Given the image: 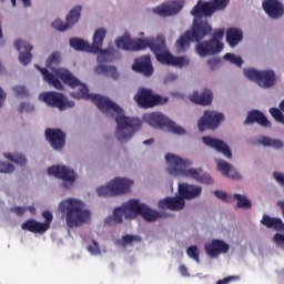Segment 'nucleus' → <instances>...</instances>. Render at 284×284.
Segmentation results:
<instances>
[{"label":"nucleus","instance_id":"a878e982","mask_svg":"<svg viewBox=\"0 0 284 284\" xmlns=\"http://www.w3.org/2000/svg\"><path fill=\"white\" fill-rule=\"evenodd\" d=\"M132 70L138 73H143L146 77L152 75L154 72L152 59L149 55L135 59Z\"/></svg>","mask_w":284,"mask_h":284},{"label":"nucleus","instance_id":"dca6fc26","mask_svg":"<svg viewBox=\"0 0 284 284\" xmlns=\"http://www.w3.org/2000/svg\"><path fill=\"white\" fill-rule=\"evenodd\" d=\"M48 174L53 175L57 179L63 180V187L70 189L75 181V173L68 166H49Z\"/></svg>","mask_w":284,"mask_h":284},{"label":"nucleus","instance_id":"0e129e2a","mask_svg":"<svg viewBox=\"0 0 284 284\" xmlns=\"http://www.w3.org/2000/svg\"><path fill=\"white\" fill-rule=\"evenodd\" d=\"M277 205L281 207L284 217V201L277 202Z\"/></svg>","mask_w":284,"mask_h":284},{"label":"nucleus","instance_id":"bb28decb","mask_svg":"<svg viewBox=\"0 0 284 284\" xmlns=\"http://www.w3.org/2000/svg\"><path fill=\"white\" fill-rule=\"evenodd\" d=\"M185 206V200L181 197L180 195L176 197H165L163 200H160L159 207L161 210H170L174 212H180Z\"/></svg>","mask_w":284,"mask_h":284},{"label":"nucleus","instance_id":"37998d69","mask_svg":"<svg viewBox=\"0 0 284 284\" xmlns=\"http://www.w3.org/2000/svg\"><path fill=\"white\" fill-rule=\"evenodd\" d=\"M224 59H225L226 61L231 62L232 64L237 65V67H240V68H241L242 64H243L242 59H241L240 57H236V55L233 54V53H225Z\"/></svg>","mask_w":284,"mask_h":284},{"label":"nucleus","instance_id":"f8f14e48","mask_svg":"<svg viewBox=\"0 0 284 284\" xmlns=\"http://www.w3.org/2000/svg\"><path fill=\"white\" fill-rule=\"evenodd\" d=\"M134 100L144 109L153 108L155 105H164L168 102V98L153 94V91L148 89H140L138 94L134 95Z\"/></svg>","mask_w":284,"mask_h":284},{"label":"nucleus","instance_id":"5701e85b","mask_svg":"<svg viewBox=\"0 0 284 284\" xmlns=\"http://www.w3.org/2000/svg\"><path fill=\"white\" fill-rule=\"evenodd\" d=\"M183 8V3L179 1H172L169 3H163L155 9H153V13L160 17H173L181 12Z\"/></svg>","mask_w":284,"mask_h":284},{"label":"nucleus","instance_id":"2eb2a0df","mask_svg":"<svg viewBox=\"0 0 284 284\" xmlns=\"http://www.w3.org/2000/svg\"><path fill=\"white\" fill-rule=\"evenodd\" d=\"M150 39H135L131 40L130 36H122L115 40V47L123 49L124 51H140L149 47Z\"/></svg>","mask_w":284,"mask_h":284},{"label":"nucleus","instance_id":"6e6552de","mask_svg":"<svg viewBox=\"0 0 284 284\" xmlns=\"http://www.w3.org/2000/svg\"><path fill=\"white\" fill-rule=\"evenodd\" d=\"M223 37H225V31L223 29H216L211 40L196 44L195 50L199 57L219 54L224 48V44L221 42Z\"/></svg>","mask_w":284,"mask_h":284},{"label":"nucleus","instance_id":"6e6d98bb","mask_svg":"<svg viewBox=\"0 0 284 284\" xmlns=\"http://www.w3.org/2000/svg\"><path fill=\"white\" fill-rule=\"evenodd\" d=\"M273 178L277 181V183L284 187V173L275 172L273 173Z\"/></svg>","mask_w":284,"mask_h":284},{"label":"nucleus","instance_id":"de8ad7c7","mask_svg":"<svg viewBox=\"0 0 284 284\" xmlns=\"http://www.w3.org/2000/svg\"><path fill=\"white\" fill-rule=\"evenodd\" d=\"M16 168L10 163L0 162V173H13Z\"/></svg>","mask_w":284,"mask_h":284},{"label":"nucleus","instance_id":"6ab92c4d","mask_svg":"<svg viewBox=\"0 0 284 284\" xmlns=\"http://www.w3.org/2000/svg\"><path fill=\"white\" fill-rule=\"evenodd\" d=\"M205 253L211 258H217L230 251V245L223 240H212L204 246Z\"/></svg>","mask_w":284,"mask_h":284},{"label":"nucleus","instance_id":"3c124183","mask_svg":"<svg viewBox=\"0 0 284 284\" xmlns=\"http://www.w3.org/2000/svg\"><path fill=\"white\" fill-rule=\"evenodd\" d=\"M273 242L284 250V234L276 233L275 236H273Z\"/></svg>","mask_w":284,"mask_h":284},{"label":"nucleus","instance_id":"a19ab883","mask_svg":"<svg viewBox=\"0 0 284 284\" xmlns=\"http://www.w3.org/2000/svg\"><path fill=\"white\" fill-rule=\"evenodd\" d=\"M186 254L191 260H193L197 264H200L201 260H200V250H199V247H196L195 245L187 247L186 248Z\"/></svg>","mask_w":284,"mask_h":284},{"label":"nucleus","instance_id":"bf43d9fd","mask_svg":"<svg viewBox=\"0 0 284 284\" xmlns=\"http://www.w3.org/2000/svg\"><path fill=\"white\" fill-rule=\"evenodd\" d=\"M179 272L181 274V276H189L187 270L185 267V265H180L179 266Z\"/></svg>","mask_w":284,"mask_h":284},{"label":"nucleus","instance_id":"a18cd8bd","mask_svg":"<svg viewBox=\"0 0 284 284\" xmlns=\"http://www.w3.org/2000/svg\"><path fill=\"white\" fill-rule=\"evenodd\" d=\"M125 216V211L122 206L115 207L113 211V221L118 224L122 223V217Z\"/></svg>","mask_w":284,"mask_h":284},{"label":"nucleus","instance_id":"ddd939ff","mask_svg":"<svg viewBox=\"0 0 284 284\" xmlns=\"http://www.w3.org/2000/svg\"><path fill=\"white\" fill-rule=\"evenodd\" d=\"M40 99L45 102L47 105L57 108L59 109V111H64L74 106V102L68 100V98H65L63 93H58L53 91L45 92L40 94Z\"/></svg>","mask_w":284,"mask_h":284},{"label":"nucleus","instance_id":"69168bd1","mask_svg":"<svg viewBox=\"0 0 284 284\" xmlns=\"http://www.w3.org/2000/svg\"><path fill=\"white\" fill-rule=\"evenodd\" d=\"M23 2V7L28 8L30 7L32 3L30 2L31 0H21Z\"/></svg>","mask_w":284,"mask_h":284},{"label":"nucleus","instance_id":"7ed1b4c3","mask_svg":"<svg viewBox=\"0 0 284 284\" xmlns=\"http://www.w3.org/2000/svg\"><path fill=\"white\" fill-rule=\"evenodd\" d=\"M59 212L65 219L70 229L81 227L91 221V211L85 207V203L77 197H67L59 203Z\"/></svg>","mask_w":284,"mask_h":284},{"label":"nucleus","instance_id":"393cba45","mask_svg":"<svg viewBox=\"0 0 284 284\" xmlns=\"http://www.w3.org/2000/svg\"><path fill=\"white\" fill-rule=\"evenodd\" d=\"M19 53V61L22 65H28L32 61L33 45L24 42L23 40H17L14 43Z\"/></svg>","mask_w":284,"mask_h":284},{"label":"nucleus","instance_id":"603ef678","mask_svg":"<svg viewBox=\"0 0 284 284\" xmlns=\"http://www.w3.org/2000/svg\"><path fill=\"white\" fill-rule=\"evenodd\" d=\"M240 276L239 275H232V276H227L223 280H217L216 284H230L233 281H239Z\"/></svg>","mask_w":284,"mask_h":284},{"label":"nucleus","instance_id":"cd10ccee","mask_svg":"<svg viewBox=\"0 0 284 284\" xmlns=\"http://www.w3.org/2000/svg\"><path fill=\"white\" fill-rule=\"evenodd\" d=\"M216 169L227 179L240 180L241 175L230 163L223 159H216Z\"/></svg>","mask_w":284,"mask_h":284},{"label":"nucleus","instance_id":"e433bc0d","mask_svg":"<svg viewBox=\"0 0 284 284\" xmlns=\"http://www.w3.org/2000/svg\"><path fill=\"white\" fill-rule=\"evenodd\" d=\"M232 197L234 200H236V207L237 209L251 210L252 203H251V200L247 199L246 196L235 193V194H233Z\"/></svg>","mask_w":284,"mask_h":284},{"label":"nucleus","instance_id":"f257e3e1","mask_svg":"<svg viewBox=\"0 0 284 284\" xmlns=\"http://www.w3.org/2000/svg\"><path fill=\"white\" fill-rule=\"evenodd\" d=\"M60 63L61 54L60 52L54 51L47 60V69H43L38 64H36V69L41 73L42 79L55 90H63V84L60 81L62 80L64 84L74 90L72 93H70V97L92 101L104 114H111L112 116L115 115L114 120L118 122L115 136L120 142L129 141L135 134V132L141 129L142 122L140 119L125 116L124 111L109 98L100 94L89 93L88 85L81 83V81L77 79L68 69H61L59 67Z\"/></svg>","mask_w":284,"mask_h":284},{"label":"nucleus","instance_id":"9b49d317","mask_svg":"<svg viewBox=\"0 0 284 284\" xmlns=\"http://www.w3.org/2000/svg\"><path fill=\"white\" fill-rule=\"evenodd\" d=\"M148 48L153 52L159 63L162 65H171L174 55L166 50L164 36H158L156 39H150Z\"/></svg>","mask_w":284,"mask_h":284},{"label":"nucleus","instance_id":"09e8293b","mask_svg":"<svg viewBox=\"0 0 284 284\" xmlns=\"http://www.w3.org/2000/svg\"><path fill=\"white\" fill-rule=\"evenodd\" d=\"M42 219L45 220V223H42L43 225L48 226V230H50L51 227V223L53 221V214L51 213V211H44L42 212Z\"/></svg>","mask_w":284,"mask_h":284},{"label":"nucleus","instance_id":"864d4df0","mask_svg":"<svg viewBox=\"0 0 284 284\" xmlns=\"http://www.w3.org/2000/svg\"><path fill=\"white\" fill-rule=\"evenodd\" d=\"M11 212L16 213L19 217H22L24 213L27 212L26 206H12Z\"/></svg>","mask_w":284,"mask_h":284},{"label":"nucleus","instance_id":"b1692460","mask_svg":"<svg viewBox=\"0 0 284 284\" xmlns=\"http://www.w3.org/2000/svg\"><path fill=\"white\" fill-rule=\"evenodd\" d=\"M145 204H140V201L136 199H131L128 203H124L121 207L124 212L125 220H134L136 216L140 215L142 210L145 207Z\"/></svg>","mask_w":284,"mask_h":284},{"label":"nucleus","instance_id":"9d476101","mask_svg":"<svg viewBox=\"0 0 284 284\" xmlns=\"http://www.w3.org/2000/svg\"><path fill=\"white\" fill-rule=\"evenodd\" d=\"M244 75L263 89H271L276 83V75L273 70L258 71L256 69H244Z\"/></svg>","mask_w":284,"mask_h":284},{"label":"nucleus","instance_id":"338daca9","mask_svg":"<svg viewBox=\"0 0 284 284\" xmlns=\"http://www.w3.org/2000/svg\"><path fill=\"white\" fill-rule=\"evenodd\" d=\"M280 110L284 113V100L280 103Z\"/></svg>","mask_w":284,"mask_h":284},{"label":"nucleus","instance_id":"f3484780","mask_svg":"<svg viewBox=\"0 0 284 284\" xmlns=\"http://www.w3.org/2000/svg\"><path fill=\"white\" fill-rule=\"evenodd\" d=\"M82 7L80 4L74 6L72 10L69 11L67 16V22L64 23L62 20H54L52 23L53 28L59 32H64L68 29L72 28L74 23L79 22L81 18Z\"/></svg>","mask_w":284,"mask_h":284},{"label":"nucleus","instance_id":"8fccbe9b","mask_svg":"<svg viewBox=\"0 0 284 284\" xmlns=\"http://www.w3.org/2000/svg\"><path fill=\"white\" fill-rule=\"evenodd\" d=\"M13 92H16L17 97H20V98H27L28 97V90L23 85L14 87Z\"/></svg>","mask_w":284,"mask_h":284},{"label":"nucleus","instance_id":"412c9836","mask_svg":"<svg viewBox=\"0 0 284 284\" xmlns=\"http://www.w3.org/2000/svg\"><path fill=\"white\" fill-rule=\"evenodd\" d=\"M262 8L273 20L284 17V4L278 0H264L262 2Z\"/></svg>","mask_w":284,"mask_h":284},{"label":"nucleus","instance_id":"a211bd4d","mask_svg":"<svg viewBox=\"0 0 284 284\" xmlns=\"http://www.w3.org/2000/svg\"><path fill=\"white\" fill-rule=\"evenodd\" d=\"M45 139L55 151H61L65 146V133L61 129L48 128Z\"/></svg>","mask_w":284,"mask_h":284},{"label":"nucleus","instance_id":"e2e57ef3","mask_svg":"<svg viewBox=\"0 0 284 284\" xmlns=\"http://www.w3.org/2000/svg\"><path fill=\"white\" fill-rule=\"evenodd\" d=\"M154 143V139H149L146 141H143L144 145H152Z\"/></svg>","mask_w":284,"mask_h":284},{"label":"nucleus","instance_id":"72a5a7b5","mask_svg":"<svg viewBox=\"0 0 284 284\" xmlns=\"http://www.w3.org/2000/svg\"><path fill=\"white\" fill-rule=\"evenodd\" d=\"M95 72L100 74H104L105 77H110L113 80L119 79V72L115 67H108V65L100 64V65H97Z\"/></svg>","mask_w":284,"mask_h":284},{"label":"nucleus","instance_id":"473e14b6","mask_svg":"<svg viewBox=\"0 0 284 284\" xmlns=\"http://www.w3.org/2000/svg\"><path fill=\"white\" fill-rule=\"evenodd\" d=\"M243 34L242 31L237 28H230L226 30V42L233 48L242 41Z\"/></svg>","mask_w":284,"mask_h":284},{"label":"nucleus","instance_id":"052dcab7","mask_svg":"<svg viewBox=\"0 0 284 284\" xmlns=\"http://www.w3.org/2000/svg\"><path fill=\"white\" fill-rule=\"evenodd\" d=\"M27 211H29L32 215L37 213V209L34 206H27Z\"/></svg>","mask_w":284,"mask_h":284},{"label":"nucleus","instance_id":"58836bf2","mask_svg":"<svg viewBox=\"0 0 284 284\" xmlns=\"http://www.w3.org/2000/svg\"><path fill=\"white\" fill-rule=\"evenodd\" d=\"M141 237L139 235L125 234L122 236L121 245L126 247L128 245H134L135 243H141Z\"/></svg>","mask_w":284,"mask_h":284},{"label":"nucleus","instance_id":"4d7b16f0","mask_svg":"<svg viewBox=\"0 0 284 284\" xmlns=\"http://www.w3.org/2000/svg\"><path fill=\"white\" fill-rule=\"evenodd\" d=\"M219 64H220V60L217 59L207 60V65L211 67L212 71H214Z\"/></svg>","mask_w":284,"mask_h":284},{"label":"nucleus","instance_id":"79ce46f5","mask_svg":"<svg viewBox=\"0 0 284 284\" xmlns=\"http://www.w3.org/2000/svg\"><path fill=\"white\" fill-rule=\"evenodd\" d=\"M270 114L276 122H280L284 125V114L282 109L272 108L270 109Z\"/></svg>","mask_w":284,"mask_h":284},{"label":"nucleus","instance_id":"49530a36","mask_svg":"<svg viewBox=\"0 0 284 284\" xmlns=\"http://www.w3.org/2000/svg\"><path fill=\"white\" fill-rule=\"evenodd\" d=\"M88 252L91 253L92 255H100L101 254V250H100V245L97 242V240L92 241V245H89L87 247Z\"/></svg>","mask_w":284,"mask_h":284},{"label":"nucleus","instance_id":"4c0bfd02","mask_svg":"<svg viewBox=\"0 0 284 284\" xmlns=\"http://www.w3.org/2000/svg\"><path fill=\"white\" fill-rule=\"evenodd\" d=\"M4 158H7L12 163H17L18 165L26 166L27 158L20 153H4Z\"/></svg>","mask_w":284,"mask_h":284},{"label":"nucleus","instance_id":"423d86ee","mask_svg":"<svg viewBox=\"0 0 284 284\" xmlns=\"http://www.w3.org/2000/svg\"><path fill=\"white\" fill-rule=\"evenodd\" d=\"M230 0H213L210 2L197 1L193 10H191V16L194 19L209 23L207 17H212L217 10H223L227 8Z\"/></svg>","mask_w":284,"mask_h":284},{"label":"nucleus","instance_id":"aec40b11","mask_svg":"<svg viewBox=\"0 0 284 284\" xmlns=\"http://www.w3.org/2000/svg\"><path fill=\"white\" fill-rule=\"evenodd\" d=\"M203 187L189 183H179L178 193L181 199L184 201H191L197 199L202 195Z\"/></svg>","mask_w":284,"mask_h":284},{"label":"nucleus","instance_id":"f704fd0d","mask_svg":"<svg viewBox=\"0 0 284 284\" xmlns=\"http://www.w3.org/2000/svg\"><path fill=\"white\" fill-rule=\"evenodd\" d=\"M139 215H141L143 220L148 222H153L162 217L161 213L152 210L148 205L143 207V210L139 213Z\"/></svg>","mask_w":284,"mask_h":284},{"label":"nucleus","instance_id":"5fc2aeb1","mask_svg":"<svg viewBox=\"0 0 284 284\" xmlns=\"http://www.w3.org/2000/svg\"><path fill=\"white\" fill-rule=\"evenodd\" d=\"M214 195L224 202H230L231 200V197H229L227 193L224 191H214Z\"/></svg>","mask_w":284,"mask_h":284},{"label":"nucleus","instance_id":"7c9ffc66","mask_svg":"<svg viewBox=\"0 0 284 284\" xmlns=\"http://www.w3.org/2000/svg\"><path fill=\"white\" fill-rule=\"evenodd\" d=\"M21 229L23 231H28L36 234H43L48 229V224H43L41 222H37L36 220H28L21 224Z\"/></svg>","mask_w":284,"mask_h":284},{"label":"nucleus","instance_id":"20e7f679","mask_svg":"<svg viewBox=\"0 0 284 284\" xmlns=\"http://www.w3.org/2000/svg\"><path fill=\"white\" fill-rule=\"evenodd\" d=\"M166 163L170 165L168 172L173 176H183L194 179L201 184L212 185L213 179L210 173L203 171L202 168L187 169L191 166V161L179 158L172 153H168L165 156Z\"/></svg>","mask_w":284,"mask_h":284},{"label":"nucleus","instance_id":"13d9d810","mask_svg":"<svg viewBox=\"0 0 284 284\" xmlns=\"http://www.w3.org/2000/svg\"><path fill=\"white\" fill-rule=\"evenodd\" d=\"M6 99H7V93L2 88H0V108L4 105Z\"/></svg>","mask_w":284,"mask_h":284},{"label":"nucleus","instance_id":"4be33fe9","mask_svg":"<svg viewBox=\"0 0 284 284\" xmlns=\"http://www.w3.org/2000/svg\"><path fill=\"white\" fill-rule=\"evenodd\" d=\"M203 143L207 148L216 150V152L223 154L226 159H232V151L226 142H223L222 140L212 136H203Z\"/></svg>","mask_w":284,"mask_h":284},{"label":"nucleus","instance_id":"c85d7f7f","mask_svg":"<svg viewBox=\"0 0 284 284\" xmlns=\"http://www.w3.org/2000/svg\"><path fill=\"white\" fill-rule=\"evenodd\" d=\"M252 123H258L263 128L272 126V122H270L267 118L264 115V113L258 110L250 111L248 115L244 121V124H252Z\"/></svg>","mask_w":284,"mask_h":284},{"label":"nucleus","instance_id":"680f3d73","mask_svg":"<svg viewBox=\"0 0 284 284\" xmlns=\"http://www.w3.org/2000/svg\"><path fill=\"white\" fill-rule=\"evenodd\" d=\"M27 105H28V104H27L26 102H22V103L20 104L19 112H20V113L24 112V111H26Z\"/></svg>","mask_w":284,"mask_h":284},{"label":"nucleus","instance_id":"4468645a","mask_svg":"<svg viewBox=\"0 0 284 284\" xmlns=\"http://www.w3.org/2000/svg\"><path fill=\"white\" fill-rule=\"evenodd\" d=\"M225 120V115L216 111L206 110L202 118L197 121V128L200 131L216 130L221 122Z\"/></svg>","mask_w":284,"mask_h":284},{"label":"nucleus","instance_id":"c756f323","mask_svg":"<svg viewBox=\"0 0 284 284\" xmlns=\"http://www.w3.org/2000/svg\"><path fill=\"white\" fill-rule=\"evenodd\" d=\"M190 101L197 105H211L213 101V93L210 89H205L201 94L195 91L190 95Z\"/></svg>","mask_w":284,"mask_h":284},{"label":"nucleus","instance_id":"c9c22d12","mask_svg":"<svg viewBox=\"0 0 284 284\" xmlns=\"http://www.w3.org/2000/svg\"><path fill=\"white\" fill-rule=\"evenodd\" d=\"M258 143L263 145L264 148H275V149H282L284 146V143L280 140H275L268 136H262L258 140Z\"/></svg>","mask_w":284,"mask_h":284},{"label":"nucleus","instance_id":"774afa93","mask_svg":"<svg viewBox=\"0 0 284 284\" xmlns=\"http://www.w3.org/2000/svg\"><path fill=\"white\" fill-rule=\"evenodd\" d=\"M12 7L16 8L17 7V0H11Z\"/></svg>","mask_w":284,"mask_h":284},{"label":"nucleus","instance_id":"c03bdc74","mask_svg":"<svg viewBox=\"0 0 284 284\" xmlns=\"http://www.w3.org/2000/svg\"><path fill=\"white\" fill-rule=\"evenodd\" d=\"M224 59H225L226 61L231 62L232 64L237 65V67H240V68H241L242 64H243L242 59H241L240 57H236V55L233 54V53H225Z\"/></svg>","mask_w":284,"mask_h":284},{"label":"nucleus","instance_id":"1a4fd4ad","mask_svg":"<svg viewBox=\"0 0 284 284\" xmlns=\"http://www.w3.org/2000/svg\"><path fill=\"white\" fill-rule=\"evenodd\" d=\"M133 181H130L125 178H115L105 186H100L97 189L98 196H120L124 195L130 191V186L133 184Z\"/></svg>","mask_w":284,"mask_h":284},{"label":"nucleus","instance_id":"0eeeda50","mask_svg":"<svg viewBox=\"0 0 284 284\" xmlns=\"http://www.w3.org/2000/svg\"><path fill=\"white\" fill-rule=\"evenodd\" d=\"M143 121L149 123L150 126L160 129V130H168L171 133L178 135H184L185 130L175 124L170 118H166L164 114L159 112H152L143 115Z\"/></svg>","mask_w":284,"mask_h":284},{"label":"nucleus","instance_id":"ea45409f","mask_svg":"<svg viewBox=\"0 0 284 284\" xmlns=\"http://www.w3.org/2000/svg\"><path fill=\"white\" fill-rule=\"evenodd\" d=\"M170 65L183 68V67L190 65V59H187L186 57H175L174 55Z\"/></svg>","mask_w":284,"mask_h":284},{"label":"nucleus","instance_id":"f03ea898","mask_svg":"<svg viewBox=\"0 0 284 284\" xmlns=\"http://www.w3.org/2000/svg\"><path fill=\"white\" fill-rule=\"evenodd\" d=\"M106 29L105 28H98L93 34V42L92 44H89L88 42H84L80 38H70V47L74 48L78 51H87L91 52L93 54H98L97 61L100 64L109 63L114 61L115 50L114 49H108L102 50L103 41L106 38Z\"/></svg>","mask_w":284,"mask_h":284},{"label":"nucleus","instance_id":"2f4dec72","mask_svg":"<svg viewBox=\"0 0 284 284\" xmlns=\"http://www.w3.org/2000/svg\"><path fill=\"white\" fill-rule=\"evenodd\" d=\"M261 224L267 229H273L277 232L284 233V223L281 217H272L270 215H263Z\"/></svg>","mask_w":284,"mask_h":284},{"label":"nucleus","instance_id":"39448f33","mask_svg":"<svg viewBox=\"0 0 284 284\" xmlns=\"http://www.w3.org/2000/svg\"><path fill=\"white\" fill-rule=\"evenodd\" d=\"M212 32V27L205 21L194 18L193 27L176 40L175 47L179 52H184L191 47V41L200 42Z\"/></svg>","mask_w":284,"mask_h":284}]
</instances>
